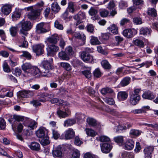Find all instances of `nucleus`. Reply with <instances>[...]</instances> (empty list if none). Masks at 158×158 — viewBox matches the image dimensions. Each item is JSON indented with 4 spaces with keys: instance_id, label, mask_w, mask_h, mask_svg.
Returning <instances> with one entry per match:
<instances>
[{
    "instance_id": "1",
    "label": "nucleus",
    "mask_w": 158,
    "mask_h": 158,
    "mask_svg": "<svg viewBox=\"0 0 158 158\" xmlns=\"http://www.w3.org/2000/svg\"><path fill=\"white\" fill-rule=\"evenodd\" d=\"M17 27L20 28V34L27 36L28 34L27 31L29 30L31 28L32 25L30 21H25L23 19L17 24Z\"/></svg>"
},
{
    "instance_id": "2",
    "label": "nucleus",
    "mask_w": 158,
    "mask_h": 158,
    "mask_svg": "<svg viewBox=\"0 0 158 158\" xmlns=\"http://www.w3.org/2000/svg\"><path fill=\"white\" fill-rule=\"evenodd\" d=\"M33 6H30L25 8V9L27 11L30 10L27 15L28 18L30 19H34L36 17L40 15V11L42 10L41 8L39 9H35V7L33 8Z\"/></svg>"
},
{
    "instance_id": "3",
    "label": "nucleus",
    "mask_w": 158,
    "mask_h": 158,
    "mask_svg": "<svg viewBox=\"0 0 158 158\" xmlns=\"http://www.w3.org/2000/svg\"><path fill=\"white\" fill-rule=\"evenodd\" d=\"M24 120V117L23 116L14 115L13 117L8 120L10 123L11 124L12 128L13 131H15L16 130V127L17 123L18 122L22 121Z\"/></svg>"
},
{
    "instance_id": "4",
    "label": "nucleus",
    "mask_w": 158,
    "mask_h": 158,
    "mask_svg": "<svg viewBox=\"0 0 158 158\" xmlns=\"http://www.w3.org/2000/svg\"><path fill=\"white\" fill-rule=\"evenodd\" d=\"M81 56L82 59L85 62L91 63H94L95 62L93 57L88 53H86L85 52H81Z\"/></svg>"
},
{
    "instance_id": "5",
    "label": "nucleus",
    "mask_w": 158,
    "mask_h": 158,
    "mask_svg": "<svg viewBox=\"0 0 158 158\" xmlns=\"http://www.w3.org/2000/svg\"><path fill=\"white\" fill-rule=\"evenodd\" d=\"M47 55L48 56H52L55 54L56 52L59 51V47L54 44L49 45L47 48Z\"/></svg>"
},
{
    "instance_id": "6",
    "label": "nucleus",
    "mask_w": 158,
    "mask_h": 158,
    "mask_svg": "<svg viewBox=\"0 0 158 158\" xmlns=\"http://www.w3.org/2000/svg\"><path fill=\"white\" fill-rule=\"evenodd\" d=\"M47 24L44 23H41L37 25L36 26V32L38 34L44 33L48 31L49 29L48 28L46 29L45 26Z\"/></svg>"
},
{
    "instance_id": "7",
    "label": "nucleus",
    "mask_w": 158,
    "mask_h": 158,
    "mask_svg": "<svg viewBox=\"0 0 158 158\" xmlns=\"http://www.w3.org/2000/svg\"><path fill=\"white\" fill-rule=\"evenodd\" d=\"M44 46L42 44L34 45L32 47L33 51L36 53L37 55H42L44 52Z\"/></svg>"
},
{
    "instance_id": "8",
    "label": "nucleus",
    "mask_w": 158,
    "mask_h": 158,
    "mask_svg": "<svg viewBox=\"0 0 158 158\" xmlns=\"http://www.w3.org/2000/svg\"><path fill=\"white\" fill-rule=\"evenodd\" d=\"M80 9L77 7L75 2L72 1H70L68 3V7L66 9L70 13L72 14L74 13Z\"/></svg>"
},
{
    "instance_id": "9",
    "label": "nucleus",
    "mask_w": 158,
    "mask_h": 158,
    "mask_svg": "<svg viewBox=\"0 0 158 158\" xmlns=\"http://www.w3.org/2000/svg\"><path fill=\"white\" fill-rule=\"evenodd\" d=\"M48 130L43 127H40L35 132L36 136L39 138L44 137L47 135Z\"/></svg>"
},
{
    "instance_id": "10",
    "label": "nucleus",
    "mask_w": 158,
    "mask_h": 158,
    "mask_svg": "<svg viewBox=\"0 0 158 158\" xmlns=\"http://www.w3.org/2000/svg\"><path fill=\"white\" fill-rule=\"evenodd\" d=\"M137 31L135 29H127L124 30L123 32V35L128 38L132 37L134 34H136Z\"/></svg>"
},
{
    "instance_id": "11",
    "label": "nucleus",
    "mask_w": 158,
    "mask_h": 158,
    "mask_svg": "<svg viewBox=\"0 0 158 158\" xmlns=\"http://www.w3.org/2000/svg\"><path fill=\"white\" fill-rule=\"evenodd\" d=\"M40 69L36 66H33L27 77L35 76L37 77H40Z\"/></svg>"
},
{
    "instance_id": "12",
    "label": "nucleus",
    "mask_w": 158,
    "mask_h": 158,
    "mask_svg": "<svg viewBox=\"0 0 158 158\" xmlns=\"http://www.w3.org/2000/svg\"><path fill=\"white\" fill-rule=\"evenodd\" d=\"M100 146L102 151L105 153H109L112 148V145L107 143L101 144Z\"/></svg>"
},
{
    "instance_id": "13",
    "label": "nucleus",
    "mask_w": 158,
    "mask_h": 158,
    "mask_svg": "<svg viewBox=\"0 0 158 158\" xmlns=\"http://www.w3.org/2000/svg\"><path fill=\"white\" fill-rule=\"evenodd\" d=\"M153 150L154 147L153 146L145 147L143 151L144 158H151Z\"/></svg>"
},
{
    "instance_id": "14",
    "label": "nucleus",
    "mask_w": 158,
    "mask_h": 158,
    "mask_svg": "<svg viewBox=\"0 0 158 158\" xmlns=\"http://www.w3.org/2000/svg\"><path fill=\"white\" fill-rule=\"evenodd\" d=\"M134 145V142L132 140L127 139L123 144V147L125 150H130L133 148Z\"/></svg>"
},
{
    "instance_id": "15",
    "label": "nucleus",
    "mask_w": 158,
    "mask_h": 158,
    "mask_svg": "<svg viewBox=\"0 0 158 158\" xmlns=\"http://www.w3.org/2000/svg\"><path fill=\"white\" fill-rule=\"evenodd\" d=\"M32 66L29 63H25L22 65V69L24 73L23 74L24 76L27 77Z\"/></svg>"
},
{
    "instance_id": "16",
    "label": "nucleus",
    "mask_w": 158,
    "mask_h": 158,
    "mask_svg": "<svg viewBox=\"0 0 158 158\" xmlns=\"http://www.w3.org/2000/svg\"><path fill=\"white\" fill-rule=\"evenodd\" d=\"M1 14L4 15H7L11 12V6L7 4L3 5L1 9Z\"/></svg>"
},
{
    "instance_id": "17",
    "label": "nucleus",
    "mask_w": 158,
    "mask_h": 158,
    "mask_svg": "<svg viewBox=\"0 0 158 158\" xmlns=\"http://www.w3.org/2000/svg\"><path fill=\"white\" fill-rule=\"evenodd\" d=\"M140 98L139 95L131 94L130 97V102L131 105H135L138 103Z\"/></svg>"
},
{
    "instance_id": "18",
    "label": "nucleus",
    "mask_w": 158,
    "mask_h": 158,
    "mask_svg": "<svg viewBox=\"0 0 158 158\" xmlns=\"http://www.w3.org/2000/svg\"><path fill=\"white\" fill-rule=\"evenodd\" d=\"M150 109L149 106H145L142 107L140 109H135L132 110L131 112L134 114H140L146 113L147 110Z\"/></svg>"
},
{
    "instance_id": "19",
    "label": "nucleus",
    "mask_w": 158,
    "mask_h": 158,
    "mask_svg": "<svg viewBox=\"0 0 158 158\" xmlns=\"http://www.w3.org/2000/svg\"><path fill=\"white\" fill-rule=\"evenodd\" d=\"M114 140L116 143L120 145H123L125 142L127 140V138L126 136H118L114 138Z\"/></svg>"
},
{
    "instance_id": "20",
    "label": "nucleus",
    "mask_w": 158,
    "mask_h": 158,
    "mask_svg": "<svg viewBox=\"0 0 158 158\" xmlns=\"http://www.w3.org/2000/svg\"><path fill=\"white\" fill-rule=\"evenodd\" d=\"M74 136L75 132L73 129L70 128L65 131L64 136L66 139H71L73 138Z\"/></svg>"
},
{
    "instance_id": "21",
    "label": "nucleus",
    "mask_w": 158,
    "mask_h": 158,
    "mask_svg": "<svg viewBox=\"0 0 158 158\" xmlns=\"http://www.w3.org/2000/svg\"><path fill=\"white\" fill-rule=\"evenodd\" d=\"M51 10L54 14L58 13L61 10V7L57 2L52 3L51 5Z\"/></svg>"
},
{
    "instance_id": "22",
    "label": "nucleus",
    "mask_w": 158,
    "mask_h": 158,
    "mask_svg": "<svg viewBox=\"0 0 158 158\" xmlns=\"http://www.w3.org/2000/svg\"><path fill=\"white\" fill-rule=\"evenodd\" d=\"M52 155L54 157L62 158L63 156V153L60 147H57L54 149L52 152Z\"/></svg>"
},
{
    "instance_id": "23",
    "label": "nucleus",
    "mask_w": 158,
    "mask_h": 158,
    "mask_svg": "<svg viewBox=\"0 0 158 158\" xmlns=\"http://www.w3.org/2000/svg\"><path fill=\"white\" fill-rule=\"evenodd\" d=\"M128 94L125 91H119L117 94V98L119 101H123L127 98Z\"/></svg>"
},
{
    "instance_id": "24",
    "label": "nucleus",
    "mask_w": 158,
    "mask_h": 158,
    "mask_svg": "<svg viewBox=\"0 0 158 158\" xmlns=\"http://www.w3.org/2000/svg\"><path fill=\"white\" fill-rule=\"evenodd\" d=\"M59 39V37L57 34H54L48 38L47 41L50 44H56Z\"/></svg>"
},
{
    "instance_id": "25",
    "label": "nucleus",
    "mask_w": 158,
    "mask_h": 158,
    "mask_svg": "<svg viewBox=\"0 0 158 158\" xmlns=\"http://www.w3.org/2000/svg\"><path fill=\"white\" fill-rule=\"evenodd\" d=\"M155 97L154 94L149 91L145 92L142 95L143 98L151 100L154 98Z\"/></svg>"
},
{
    "instance_id": "26",
    "label": "nucleus",
    "mask_w": 158,
    "mask_h": 158,
    "mask_svg": "<svg viewBox=\"0 0 158 158\" xmlns=\"http://www.w3.org/2000/svg\"><path fill=\"white\" fill-rule=\"evenodd\" d=\"M22 12V10L16 9L12 15V18L13 20H17L20 18Z\"/></svg>"
},
{
    "instance_id": "27",
    "label": "nucleus",
    "mask_w": 158,
    "mask_h": 158,
    "mask_svg": "<svg viewBox=\"0 0 158 158\" xmlns=\"http://www.w3.org/2000/svg\"><path fill=\"white\" fill-rule=\"evenodd\" d=\"M28 147L31 150L34 151H38L40 149V144L36 142H31L28 145Z\"/></svg>"
},
{
    "instance_id": "28",
    "label": "nucleus",
    "mask_w": 158,
    "mask_h": 158,
    "mask_svg": "<svg viewBox=\"0 0 158 158\" xmlns=\"http://www.w3.org/2000/svg\"><path fill=\"white\" fill-rule=\"evenodd\" d=\"M58 57L61 60H68L69 59V56L66 52L61 51L59 52Z\"/></svg>"
},
{
    "instance_id": "29",
    "label": "nucleus",
    "mask_w": 158,
    "mask_h": 158,
    "mask_svg": "<svg viewBox=\"0 0 158 158\" xmlns=\"http://www.w3.org/2000/svg\"><path fill=\"white\" fill-rule=\"evenodd\" d=\"M18 58L13 56H10L9 57V64L12 67H14L17 64Z\"/></svg>"
},
{
    "instance_id": "30",
    "label": "nucleus",
    "mask_w": 158,
    "mask_h": 158,
    "mask_svg": "<svg viewBox=\"0 0 158 158\" xmlns=\"http://www.w3.org/2000/svg\"><path fill=\"white\" fill-rule=\"evenodd\" d=\"M51 70L44 69L42 71L40 70V77H49L51 76L52 73L50 72Z\"/></svg>"
},
{
    "instance_id": "31",
    "label": "nucleus",
    "mask_w": 158,
    "mask_h": 158,
    "mask_svg": "<svg viewBox=\"0 0 158 158\" xmlns=\"http://www.w3.org/2000/svg\"><path fill=\"white\" fill-rule=\"evenodd\" d=\"M76 123L75 119H68L64 121V127L70 126L75 124Z\"/></svg>"
},
{
    "instance_id": "32",
    "label": "nucleus",
    "mask_w": 158,
    "mask_h": 158,
    "mask_svg": "<svg viewBox=\"0 0 158 158\" xmlns=\"http://www.w3.org/2000/svg\"><path fill=\"white\" fill-rule=\"evenodd\" d=\"M101 92L103 95H105L107 94H114V90L111 88L109 87H106L102 88L101 90Z\"/></svg>"
},
{
    "instance_id": "33",
    "label": "nucleus",
    "mask_w": 158,
    "mask_h": 158,
    "mask_svg": "<svg viewBox=\"0 0 158 158\" xmlns=\"http://www.w3.org/2000/svg\"><path fill=\"white\" fill-rule=\"evenodd\" d=\"M108 29L112 33L115 35L118 33L117 27L114 24H113L108 28Z\"/></svg>"
},
{
    "instance_id": "34",
    "label": "nucleus",
    "mask_w": 158,
    "mask_h": 158,
    "mask_svg": "<svg viewBox=\"0 0 158 158\" xmlns=\"http://www.w3.org/2000/svg\"><path fill=\"white\" fill-rule=\"evenodd\" d=\"M133 43L136 46L140 48H143L144 47V43L141 40L136 39L133 40Z\"/></svg>"
},
{
    "instance_id": "35",
    "label": "nucleus",
    "mask_w": 158,
    "mask_h": 158,
    "mask_svg": "<svg viewBox=\"0 0 158 158\" xmlns=\"http://www.w3.org/2000/svg\"><path fill=\"white\" fill-rule=\"evenodd\" d=\"M150 33V30L147 27H142L140 30L139 34L144 36L149 35Z\"/></svg>"
},
{
    "instance_id": "36",
    "label": "nucleus",
    "mask_w": 158,
    "mask_h": 158,
    "mask_svg": "<svg viewBox=\"0 0 158 158\" xmlns=\"http://www.w3.org/2000/svg\"><path fill=\"white\" fill-rule=\"evenodd\" d=\"M42 139L40 141V143L43 145H46L50 143L49 137L47 135H45L44 137L41 138Z\"/></svg>"
},
{
    "instance_id": "37",
    "label": "nucleus",
    "mask_w": 158,
    "mask_h": 158,
    "mask_svg": "<svg viewBox=\"0 0 158 158\" xmlns=\"http://www.w3.org/2000/svg\"><path fill=\"white\" fill-rule=\"evenodd\" d=\"M42 65L44 69L48 70L52 69V66L51 63L48 60H44L42 62Z\"/></svg>"
},
{
    "instance_id": "38",
    "label": "nucleus",
    "mask_w": 158,
    "mask_h": 158,
    "mask_svg": "<svg viewBox=\"0 0 158 158\" xmlns=\"http://www.w3.org/2000/svg\"><path fill=\"white\" fill-rule=\"evenodd\" d=\"M19 28L17 27V24L16 27H12L10 28V31L12 36L14 37L17 34V31Z\"/></svg>"
},
{
    "instance_id": "39",
    "label": "nucleus",
    "mask_w": 158,
    "mask_h": 158,
    "mask_svg": "<svg viewBox=\"0 0 158 158\" xmlns=\"http://www.w3.org/2000/svg\"><path fill=\"white\" fill-rule=\"evenodd\" d=\"M130 78L126 77L123 78L120 83V85L122 86H125L128 85L130 83Z\"/></svg>"
},
{
    "instance_id": "40",
    "label": "nucleus",
    "mask_w": 158,
    "mask_h": 158,
    "mask_svg": "<svg viewBox=\"0 0 158 158\" xmlns=\"http://www.w3.org/2000/svg\"><path fill=\"white\" fill-rule=\"evenodd\" d=\"M101 63L104 69H110L111 68V65L106 60H103Z\"/></svg>"
},
{
    "instance_id": "41",
    "label": "nucleus",
    "mask_w": 158,
    "mask_h": 158,
    "mask_svg": "<svg viewBox=\"0 0 158 158\" xmlns=\"http://www.w3.org/2000/svg\"><path fill=\"white\" fill-rule=\"evenodd\" d=\"M85 131L87 135L90 136L94 137L97 134V133L94 130L88 128L85 129Z\"/></svg>"
},
{
    "instance_id": "42",
    "label": "nucleus",
    "mask_w": 158,
    "mask_h": 158,
    "mask_svg": "<svg viewBox=\"0 0 158 158\" xmlns=\"http://www.w3.org/2000/svg\"><path fill=\"white\" fill-rule=\"evenodd\" d=\"M74 35L75 38L81 39L82 40H85L86 39V37L85 35L83 34H81L79 32H75Z\"/></svg>"
},
{
    "instance_id": "43",
    "label": "nucleus",
    "mask_w": 158,
    "mask_h": 158,
    "mask_svg": "<svg viewBox=\"0 0 158 158\" xmlns=\"http://www.w3.org/2000/svg\"><path fill=\"white\" fill-rule=\"evenodd\" d=\"M87 122L89 125L91 126H95L97 125V121L95 119L90 118L87 119Z\"/></svg>"
},
{
    "instance_id": "44",
    "label": "nucleus",
    "mask_w": 158,
    "mask_h": 158,
    "mask_svg": "<svg viewBox=\"0 0 158 158\" xmlns=\"http://www.w3.org/2000/svg\"><path fill=\"white\" fill-rule=\"evenodd\" d=\"M148 14L152 17H156L157 15L156 10L152 8H149L148 11Z\"/></svg>"
},
{
    "instance_id": "45",
    "label": "nucleus",
    "mask_w": 158,
    "mask_h": 158,
    "mask_svg": "<svg viewBox=\"0 0 158 158\" xmlns=\"http://www.w3.org/2000/svg\"><path fill=\"white\" fill-rule=\"evenodd\" d=\"M90 71L91 68H89L88 69L82 71V73L86 78L89 79L91 76V73Z\"/></svg>"
},
{
    "instance_id": "46",
    "label": "nucleus",
    "mask_w": 158,
    "mask_h": 158,
    "mask_svg": "<svg viewBox=\"0 0 158 158\" xmlns=\"http://www.w3.org/2000/svg\"><path fill=\"white\" fill-rule=\"evenodd\" d=\"M90 42L93 45H98L100 44V42L98 38L93 36H91Z\"/></svg>"
},
{
    "instance_id": "47",
    "label": "nucleus",
    "mask_w": 158,
    "mask_h": 158,
    "mask_svg": "<svg viewBox=\"0 0 158 158\" xmlns=\"http://www.w3.org/2000/svg\"><path fill=\"white\" fill-rule=\"evenodd\" d=\"M109 2L107 8L110 9L114 7L115 5L113 0H105L103 2L104 4Z\"/></svg>"
},
{
    "instance_id": "48",
    "label": "nucleus",
    "mask_w": 158,
    "mask_h": 158,
    "mask_svg": "<svg viewBox=\"0 0 158 158\" xmlns=\"http://www.w3.org/2000/svg\"><path fill=\"white\" fill-rule=\"evenodd\" d=\"M57 114L60 118H65L68 117V114L64 111H62L60 109H58L57 111Z\"/></svg>"
},
{
    "instance_id": "49",
    "label": "nucleus",
    "mask_w": 158,
    "mask_h": 158,
    "mask_svg": "<svg viewBox=\"0 0 158 158\" xmlns=\"http://www.w3.org/2000/svg\"><path fill=\"white\" fill-rule=\"evenodd\" d=\"M50 102L52 103L56 104L57 105H61L63 103L62 100L57 98L52 99L50 100Z\"/></svg>"
},
{
    "instance_id": "50",
    "label": "nucleus",
    "mask_w": 158,
    "mask_h": 158,
    "mask_svg": "<svg viewBox=\"0 0 158 158\" xmlns=\"http://www.w3.org/2000/svg\"><path fill=\"white\" fill-rule=\"evenodd\" d=\"M98 12V9L94 7H91L89 11V15L91 16H95L97 14Z\"/></svg>"
},
{
    "instance_id": "51",
    "label": "nucleus",
    "mask_w": 158,
    "mask_h": 158,
    "mask_svg": "<svg viewBox=\"0 0 158 158\" xmlns=\"http://www.w3.org/2000/svg\"><path fill=\"white\" fill-rule=\"evenodd\" d=\"M60 65L62 67L67 71H70L71 70L70 65L67 63L62 62L60 63Z\"/></svg>"
},
{
    "instance_id": "52",
    "label": "nucleus",
    "mask_w": 158,
    "mask_h": 158,
    "mask_svg": "<svg viewBox=\"0 0 158 158\" xmlns=\"http://www.w3.org/2000/svg\"><path fill=\"white\" fill-rule=\"evenodd\" d=\"M122 156L123 158H134V155L132 153L127 152L122 153Z\"/></svg>"
},
{
    "instance_id": "53",
    "label": "nucleus",
    "mask_w": 158,
    "mask_h": 158,
    "mask_svg": "<svg viewBox=\"0 0 158 158\" xmlns=\"http://www.w3.org/2000/svg\"><path fill=\"white\" fill-rule=\"evenodd\" d=\"M65 51L69 56H72L74 54V51L73 49V48L70 46H69L66 47Z\"/></svg>"
},
{
    "instance_id": "54",
    "label": "nucleus",
    "mask_w": 158,
    "mask_h": 158,
    "mask_svg": "<svg viewBox=\"0 0 158 158\" xmlns=\"http://www.w3.org/2000/svg\"><path fill=\"white\" fill-rule=\"evenodd\" d=\"M17 95L19 98H27L26 90L20 91L17 93Z\"/></svg>"
},
{
    "instance_id": "55",
    "label": "nucleus",
    "mask_w": 158,
    "mask_h": 158,
    "mask_svg": "<svg viewBox=\"0 0 158 158\" xmlns=\"http://www.w3.org/2000/svg\"><path fill=\"white\" fill-rule=\"evenodd\" d=\"M3 68L4 72L6 73L10 72L11 71L10 67L8 65L7 63L4 61L3 64Z\"/></svg>"
},
{
    "instance_id": "56",
    "label": "nucleus",
    "mask_w": 158,
    "mask_h": 158,
    "mask_svg": "<svg viewBox=\"0 0 158 158\" xmlns=\"http://www.w3.org/2000/svg\"><path fill=\"white\" fill-rule=\"evenodd\" d=\"M130 134L132 136H137L141 134V132L138 130L132 129L130 131Z\"/></svg>"
},
{
    "instance_id": "57",
    "label": "nucleus",
    "mask_w": 158,
    "mask_h": 158,
    "mask_svg": "<svg viewBox=\"0 0 158 158\" xmlns=\"http://www.w3.org/2000/svg\"><path fill=\"white\" fill-rule=\"evenodd\" d=\"M109 12L105 9L100 10V14L102 17H105L107 16Z\"/></svg>"
},
{
    "instance_id": "58",
    "label": "nucleus",
    "mask_w": 158,
    "mask_h": 158,
    "mask_svg": "<svg viewBox=\"0 0 158 158\" xmlns=\"http://www.w3.org/2000/svg\"><path fill=\"white\" fill-rule=\"evenodd\" d=\"M104 100L105 102L110 105H113L115 103V102L112 98H104Z\"/></svg>"
},
{
    "instance_id": "59",
    "label": "nucleus",
    "mask_w": 158,
    "mask_h": 158,
    "mask_svg": "<svg viewBox=\"0 0 158 158\" xmlns=\"http://www.w3.org/2000/svg\"><path fill=\"white\" fill-rule=\"evenodd\" d=\"M80 152L77 149H74L73 150L72 158H79Z\"/></svg>"
},
{
    "instance_id": "60",
    "label": "nucleus",
    "mask_w": 158,
    "mask_h": 158,
    "mask_svg": "<svg viewBox=\"0 0 158 158\" xmlns=\"http://www.w3.org/2000/svg\"><path fill=\"white\" fill-rule=\"evenodd\" d=\"M76 117L78 121L80 120H84L85 118V115L84 114L81 113H76Z\"/></svg>"
},
{
    "instance_id": "61",
    "label": "nucleus",
    "mask_w": 158,
    "mask_h": 158,
    "mask_svg": "<svg viewBox=\"0 0 158 158\" xmlns=\"http://www.w3.org/2000/svg\"><path fill=\"white\" fill-rule=\"evenodd\" d=\"M36 124L37 123L35 121H32L28 126V127L30 130L34 129L37 127Z\"/></svg>"
},
{
    "instance_id": "62",
    "label": "nucleus",
    "mask_w": 158,
    "mask_h": 158,
    "mask_svg": "<svg viewBox=\"0 0 158 158\" xmlns=\"http://www.w3.org/2000/svg\"><path fill=\"white\" fill-rule=\"evenodd\" d=\"M54 25L55 27L58 29L60 30H63V29L64 27L63 25L61 24L58 20L55 21Z\"/></svg>"
},
{
    "instance_id": "63",
    "label": "nucleus",
    "mask_w": 158,
    "mask_h": 158,
    "mask_svg": "<svg viewBox=\"0 0 158 158\" xmlns=\"http://www.w3.org/2000/svg\"><path fill=\"white\" fill-rule=\"evenodd\" d=\"M73 18L74 20L77 21L75 24L76 26H77L81 23V21L79 18V16L78 13L73 15Z\"/></svg>"
},
{
    "instance_id": "64",
    "label": "nucleus",
    "mask_w": 158,
    "mask_h": 158,
    "mask_svg": "<svg viewBox=\"0 0 158 158\" xmlns=\"http://www.w3.org/2000/svg\"><path fill=\"white\" fill-rule=\"evenodd\" d=\"M93 74L95 77L98 78L101 76L102 73L99 69L97 68L94 71Z\"/></svg>"
}]
</instances>
